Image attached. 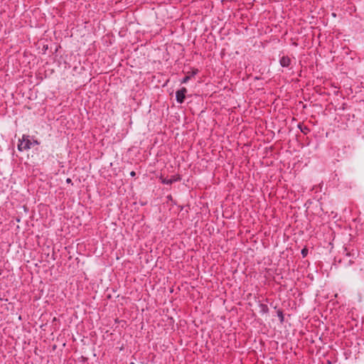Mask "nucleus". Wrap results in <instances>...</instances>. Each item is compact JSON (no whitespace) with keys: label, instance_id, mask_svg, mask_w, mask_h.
I'll use <instances>...</instances> for the list:
<instances>
[{"label":"nucleus","instance_id":"2","mask_svg":"<svg viewBox=\"0 0 364 364\" xmlns=\"http://www.w3.org/2000/svg\"><path fill=\"white\" fill-rule=\"evenodd\" d=\"M187 92V90L186 87H182L181 90L176 91V101L181 104L183 102L184 99L186 97V93Z\"/></svg>","mask_w":364,"mask_h":364},{"label":"nucleus","instance_id":"7","mask_svg":"<svg viewBox=\"0 0 364 364\" xmlns=\"http://www.w3.org/2000/svg\"><path fill=\"white\" fill-rule=\"evenodd\" d=\"M66 183H72V180L70 178H68L66 179Z\"/></svg>","mask_w":364,"mask_h":364},{"label":"nucleus","instance_id":"3","mask_svg":"<svg viewBox=\"0 0 364 364\" xmlns=\"http://www.w3.org/2000/svg\"><path fill=\"white\" fill-rule=\"evenodd\" d=\"M280 65L284 68H287L291 63V59L288 56H282L279 60Z\"/></svg>","mask_w":364,"mask_h":364},{"label":"nucleus","instance_id":"9","mask_svg":"<svg viewBox=\"0 0 364 364\" xmlns=\"http://www.w3.org/2000/svg\"><path fill=\"white\" fill-rule=\"evenodd\" d=\"M32 143L35 144H38V142L37 141H33Z\"/></svg>","mask_w":364,"mask_h":364},{"label":"nucleus","instance_id":"1","mask_svg":"<svg viewBox=\"0 0 364 364\" xmlns=\"http://www.w3.org/2000/svg\"><path fill=\"white\" fill-rule=\"evenodd\" d=\"M33 143L29 139V136L23 135L22 139L19 140V143L18 144V149L20 151L28 150L31 149Z\"/></svg>","mask_w":364,"mask_h":364},{"label":"nucleus","instance_id":"8","mask_svg":"<svg viewBox=\"0 0 364 364\" xmlns=\"http://www.w3.org/2000/svg\"><path fill=\"white\" fill-rule=\"evenodd\" d=\"M130 175L132 176H135V172L134 171H132Z\"/></svg>","mask_w":364,"mask_h":364},{"label":"nucleus","instance_id":"6","mask_svg":"<svg viewBox=\"0 0 364 364\" xmlns=\"http://www.w3.org/2000/svg\"><path fill=\"white\" fill-rule=\"evenodd\" d=\"M307 252H308V250L306 249H305V248L301 250V254H302L303 257H306V256Z\"/></svg>","mask_w":364,"mask_h":364},{"label":"nucleus","instance_id":"4","mask_svg":"<svg viewBox=\"0 0 364 364\" xmlns=\"http://www.w3.org/2000/svg\"><path fill=\"white\" fill-rule=\"evenodd\" d=\"M176 179L175 178H163L161 182L164 184H171L173 182L176 181Z\"/></svg>","mask_w":364,"mask_h":364},{"label":"nucleus","instance_id":"5","mask_svg":"<svg viewBox=\"0 0 364 364\" xmlns=\"http://www.w3.org/2000/svg\"><path fill=\"white\" fill-rule=\"evenodd\" d=\"M191 77L190 76H186L185 77H183L181 80V83H186L189 80H190Z\"/></svg>","mask_w":364,"mask_h":364}]
</instances>
